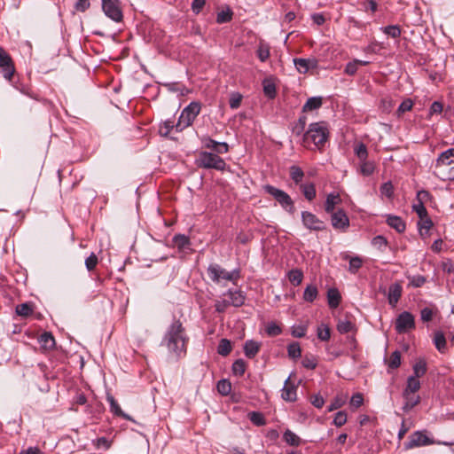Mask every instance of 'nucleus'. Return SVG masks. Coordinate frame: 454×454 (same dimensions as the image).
I'll use <instances>...</instances> for the list:
<instances>
[{"mask_svg":"<svg viewBox=\"0 0 454 454\" xmlns=\"http://www.w3.org/2000/svg\"><path fill=\"white\" fill-rule=\"evenodd\" d=\"M186 342L187 338L182 323L174 320L168 328L161 345L165 346L170 354L179 358L186 354Z\"/></svg>","mask_w":454,"mask_h":454,"instance_id":"1","label":"nucleus"},{"mask_svg":"<svg viewBox=\"0 0 454 454\" xmlns=\"http://www.w3.org/2000/svg\"><path fill=\"white\" fill-rule=\"evenodd\" d=\"M329 136L327 124L324 121L309 124L308 130L303 134L302 145L311 149L313 145L316 148H320L327 141Z\"/></svg>","mask_w":454,"mask_h":454,"instance_id":"2","label":"nucleus"},{"mask_svg":"<svg viewBox=\"0 0 454 454\" xmlns=\"http://www.w3.org/2000/svg\"><path fill=\"white\" fill-rule=\"evenodd\" d=\"M454 148L442 152L435 160L434 174L443 181H454Z\"/></svg>","mask_w":454,"mask_h":454,"instance_id":"3","label":"nucleus"},{"mask_svg":"<svg viewBox=\"0 0 454 454\" xmlns=\"http://www.w3.org/2000/svg\"><path fill=\"white\" fill-rule=\"evenodd\" d=\"M208 278L216 284H220L222 281H231L235 283L240 277L239 270H234L232 271H227L222 268L219 264L212 263L208 266L207 270Z\"/></svg>","mask_w":454,"mask_h":454,"instance_id":"4","label":"nucleus"},{"mask_svg":"<svg viewBox=\"0 0 454 454\" xmlns=\"http://www.w3.org/2000/svg\"><path fill=\"white\" fill-rule=\"evenodd\" d=\"M201 106L198 102H192L184 107L178 118V121L175 128L177 132H180L192 125L195 118L199 115Z\"/></svg>","mask_w":454,"mask_h":454,"instance_id":"5","label":"nucleus"},{"mask_svg":"<svg viewBox=\"0 0 454 454\" xmlns=\"http://www.w3.org/2000/svg\"><path fill=\"white\" fill-rule=\"evenodd\" d=\"M197 166L203 168H213L223 171L226 168V163L216 154L208 152H200L196 160Z\"/></svg>","mask_w":454,"mask_h":454,"instance_id":"6","label":"nucleus"},{"mask_svg":"<svg viewBox=\"0 0 454 454\" xmlns=\"http://www.w3.org/2000/svg\"><path fill=\"white\" fill-rule=\"evenodd\" d=\"M264 191L271 195L286 212L292 215L295 212L294 203L288 193L270 184L265 185Z\"/></svg>","mask_w":454,"mask_h":454,"instance_id":"7","label":"nucleus"},{"mask_svg":"<svg viewBox=\"0 0 454 454\" xmlns=\"http://www.w3.org/2000/svg\"><path fill=\"white\" fill-rule=\"evenodd\" d=\"M105 14L115 22L122 20L123 15L119 0H102Z\"/></svg>","mask_w":454,"mask_h":454,"instance_id":"8","label":"nucleus"},{"mask_svg":"<svg viewBox=\"0 0 454 454\" xmlns=\"http://www.w3.org/2000/svg\"><path fill=\"white\" fill-rule=\"evenodd\" d=\"M0 72L8 81L12 80L15 72L14 64L10 54L3 47H0Z\"/></svg>","mask_w":454,"mask_h":454,"instance_id":"9","label":"nucleus"},{"mask_svg":"<svg viewBox=\"0 0 454 454\" xmlns=\"http://www.w3.org/2000/svg\"><path fill=\"white\" fill-rule=\"evenodd\" d=\"M434 443V441L429 438L425 432L416 431L410 435L409 441L404 442V448L406 450H411L417 447L431 445Z\"/></svg>","mask_w":454,"mask_h":454,"instance_id":"10","label":"nucleus"},{"mask_svg":"<svg viewBox=\"0 0 454 454\" xmlns=\"http://www.w3.org/2000/svg\"><path fill=\"white\" fill-rule=\"evenodd\" d=\"M415 328V319L411 313L402 312L395 320V330L398 333H405Z\"/></svg>","mask_w":454,"mask_h":454,"instance_id":"11","label":"nucleus"},{"mask_svg":"<svg viewBox=\"0 0 454 454\" xmlns=\"http://www.w3.org/2000/svg\"><path fill=\"white\" fill-rule=\"evenodd\" d=\"M301 221L303 225L310 231H319L325 229V223L309 211L301 212Z\"/></svg>","mask_w":454,"mask_h":454,"instance_id":"12","label":"nucleus"},{"mask_svg":"<svg viewBox=\"0 0 454 454\" xmlns=\"http://www.w3.org/2000/svg\"><path fill=\"white\" fill-rule=\"evenodd\" d=\"M331 223L336 230L345 231L349 226V219L343 209L331 213Z\"/></svg>","mask_w":454,"mask_h":454,"instance_id":"13","label":"nucleus"},{"mask_svg":"<svg viewBox=\"0 0 454 454\" xmlns=\"http://www.w3.org/2000/svg\"><path fill=\"white\" fill-rule=\"evenodd\" d=\"M294 63L300 74H306L309 69L317 68L318 66V61L315 58L294 59Z\"/></svg>","mask_w":454,"mask_h":454,"instance_id":"14","label":"nucleus"},{"mask_svg":"<svg viewBox=\"0 0 454 454\" xmlns=\"http://www.w3.org/2000/svg\"><path fill=\"white\" fill-rule=\"evenodd\" d=\"M297 387L290 383V377H288L281 391V397L286 402H294L297 398Z\"/></svg>","mask_w":454,"mask_h":454,"instance_id":"15","label":"nucleus"},{"mask_svg":"<svg viewBox=\"0 0 454 454\" xmlns=\"http://www.w3.org/2000/svg\"><path fill=\"white\" fill-rule=\"evenodd\" d=\"M38 343L42 350L49 351L55 347V339L51 333L45 332L39 336Z\"/></svg>","mask_w":454,"mask_h":454,"instance_id":"16","label":"nucleus"},{"mask_svg":"<svg viewBox=\"0 0 454 454\" xmlns=\"http://www.w3.org/2000/svg\"><path fill=\"white\" fill-rule=\"evenodd\" d=\"M402 295V286L399 283H394L388 289V302L395 306Z\"/></svg>","mask_w":454,"mask_h":454,"instance_id":"17","label":"nucleus"},{"mask_svg":"<svg viewBox=\"0 0 454 454\" xmlns=\"http://www.w3.org/2000/svg\"><path fill=\"white\" fill-rule=\"evenodd\" d=\"M261 348V343L253 340H247L244 345V352L247 357L254 358Z\"/></svg>","mask_w":454,"mask_h":454,"instance_id":"18","label":"nucleus"},{"mask_svg":"<svg viewBox=\"0 0 454 454\" xmlns=\"http://www.w3.org/2000/svg\"><path fill=\"white\" fill-rule=\"evenodd\" d=\"M403 395L405 400L404 404L403 406V411L405 412L410 411L420 402V397L419 395H414V394L408 393V395H406V392H403Z\"/></svg>","mask_w":454,"mask_h":454,"instance_id":"19","label":"nucleus"},{"mask_svg":"<svg viewBox=\"0 0 454 454\" xmlns=\"http://www.w3.org/2000/svg\"><path fill=\"white\" fill-rule=\"evenodd\" d=\"M341 301V296L338 289L330 288L327 292V301L331 309L337 308Z\"/></svg>","mask_w":454,"mask_h":454,"instance_id":"20","label":"nucleus"},{"mask_svg":"<svg viewBox=\"0 0 454 454\" xmlns=\"http://www.w3.org/2000/svg\"><path fill=\"white\" fill-rule=\"evenodd\" d=\"M387 223L390 227L398 232H403L405 231V223L400 216L388 215L387 218Z\"/></svg>","mask_w":454,"mask_h":454,"instance_id":"21","label":"nucleus"},{"mask_svg":"<svg viewBox=\"0 0 454 454\" xmlns=\"http://www.w3.org/2000/svg\"><path fill=\"white\" fill-rule=\"evenodd\" d=\"M341 201L340 195L338 193H330L326 197V200L325 203V210L327 213H333L335 206L340 204Z\"/></svg>","mask_w":454,"mask_h":454,"instance_id":"22","label":"nucleus"},{"mask_svg":"<svg viewBox=\"0 0 454 454\" xmlns=\"http://www.w3.org/2000/svg\"><path fill=\"white\" fill-rule=\"evenodd\" d=\"M300 189L308 200L311 201L316 198V186L313 183L301 184Z\"/></svg>","mask_w":454,"mask_h":454,"instance_id":"23","label":"nucleus"},{"mask_svg":"<svg viewBox=\"0 0 454 454\" xmlns=\"http://www.w3.org/2000/svg\"><path fill=\"white\" fill-rule=\"evenodd\" d=\"M318 295V289L316 285L309 284L305 287L303 292V300L307 302H313Z\"/></svg>","mask_w":454,"mask_h":454,"instance_id":"24","label":"nucleus"},{"mask_svg":"<svg viewBox=\"0 0 454 454\" xmlns=\"http://www.w3.org/2000/svg\"><path fill=\"white\" fill-rule=\"evenodd\" d=\"M227 295L229 296L230 305L234 307H240L244 304L245 296L239 291H229Z\"/></svg>","mask_w":454,"mask_h":454,"instance_id":"25","label":"nucleus"},{"mask_svg":"<svg viewBox=\"0 0 454 454\" xmlns=\"http://www.w3.org/2000/svg\"><path fill=\"white\" fill-rule=\"evenodd\" d=\"M283 439L290 446L298 447L301 443V438L290 429L284 432Z\"/></svg>","mask_w":454,"mask_h":454,"instance_id":"26","label":"nucleus"},{"mask_svg":"<svg viewBox=\"0 0 454 454\" xmlns=\"http://www.w3.org/2000/svg\"><path fill=\"white\" fill-rule=\"evenodd\" d=\"M289 176L295 184H301L304 177V172L299 166L292 165L289 168Z\"/></svg>","mask_w":454,"mask_h":454,"instance_id":"27","label":"nucleus"},{"mask_svg":"<svg viewBox=\"0 0 454 454\" xmlns=\"http://www.w3.org/2000/svg\"><path fill=\"white\" fill-rule=\"evenodd\" d=\"M434 343L435 348L440 353H444L446 351V338L442 332L438 331L434 333Z\"/></svg>","mask_w":454,"mask_h":454,"instance_id":"28","label":"nucleus"},{"mask_svg":"<svg viewBox=\"0 0 454 454\" xmlns=\"http://www.w3.org/2000/svg\"><path fill=\"white\" fill-rule=\"evenodd\" d=\"M106 401L109 403L110 410L113 413L126 419H130V418L121 411V407L113 395H107Z\"/></svg>","mask_w":454,"mask_h":454,"instance_id":"29","label":"nucleus"},{"mask_svg":"<svg viewBox=\"0 0 454 454\" xmlns=\"http://www.w3.org/2000/svg\"><path fill=\"white\" fill-rule=\"evenodd\" d=\"M270 45L261 41L256 51L257 57L262 62H265L270 58Z\"/></svg>","mask_w":454,"mask_h":454,"instance_id":"30","label":"nucleus"},{"mask_svg":"<svg viewBox=\"0 0 454 454\" xmlns=\"http://www.w3.org/2000/svg\"><path fill=\"white\" fill-rule=\"evenodd\" d=\"M344 259L345 260H348L349 261V266H348V270L355 274L357 272V270L362 267L363 265V260L362 258H360L359 256H349L348 254H346L344 256Z\"/></svg>","mask_w":454,"mask_h":454,"instance_id":"31","label":"nucleus"},{"mask_svg":"<svg viewBox=\"0 0 454 454\" xmlns=\"http://www.w3.org/2000/svg\"><path fill=\"white\" fill-rule=\"evenodd\" d=\"M202 142L206 148L212 149L214 151H215L217 145H220L223 148L221 150L222 152H228L229 150V145L225 142H216L210 137H204Z\"/></svg>","mask_w":454,"mask_h":454,"instance_id":"32","label":"nucleus"},{"mask_svg":"<svg viewBox=\"0 0 454 454\" xmlns=\"http://www.w3.org/2000/svg\"><path fill=\"white\" fill-rule=\"evenodd\" d=\"M288 280L294 286H299L301 284L303 279V272L299 269H294L287 273Z\"/></svg>","mask_w":454,"mask_h":454,"instance_id":"33","label":"nucleus"},{"mask_svg":"<svg viewBox=\"0 0 454 454\" xmlns=\"http://www.w3.org/2000/svg\"><path fill=\"white\" fill-rule=\"evenodd\" d=\"M420 388V382L416 376H410L407 380V385L403 392L415 394Z\"/></svg>","mask_w":454,"mask_h":454,"instance_id":"34","label":"nucleus"},{"mask_svg":"<svg viewBox=\"0 0 454 454\" xmlns=\"http://www.w3.org/2000/svg\"><path fill=\"white\" fill-rule=\"evenodd\" d=\"M91 442L95 449L104 450H109L113 444V441L104 436L94 439Z\"/></svg>","mask_w":454,"mask_h":454,"instance_id":"35","label":"nucleus"},{"mask_svg":"<svg viewBox=\"0 0 454 454\" xmlns=\"http://www.w3.org/2000/svg\"><path fill=\"white\" fill-rule=\"evenodd\" d=\"M354 153L359 161L365 160L368 158V150L364 143L358 142L354 145Z\"/></svg>","mask_w":454,"mask_h":454,"instance_id":"36","label":"nucleus"},{"mask_svg":"<svg viewBox=\"0 0 454 454\" xmlns=\"http://www.w3.org/2000/svg\"><path fill=\"white\" fill-rule=\"evenodd\" d=\"M322 106V98L320 97L309 98L302 107L303 112L312 111Z\"/></svg>","mask_w":454,"mask_h":454,"instance_id":"37","label":"nucleus"},{"mask_svg":"<svg viewBox=\"0 0 454 454\" xmlns=\"http://www.w3.org/2000/svg\"><path fill=\"white\" fill-rule=\"evenodd\" d=\"M375 170V165L372 161L367 160V159L364 161H360V169L359 172L364 176H371Z\"/></svg>","mask_w":454,"mask_h":454,"instance_id":"38","label":"nucleus"},{"mask_svg":"<svg viewBox=\"0 0 454 454\" xmlns=\"http://www.w3.org/2000/svg\"><path fill=\"white\" fill-rule=\"evenodd\" d=\"M317 338L322 341L329 340L331 337V330L329 326L325 324H321L317 326Z\"/></svg>","mask_w":454,"mask_h":454,"instance_id":"39","label":"nucleus"},{"mask_svg":"<svg viewBox=\"0 0 454 454\" xmlns=\"http://www.w3.org/2000/svg\"><path fill=\"white\" fill-rule=\"evenodd\" d=\"M427 363L423 359H419L414 365H413V375L416 376V378H420L424 376L427 372Z\"/></svg>","mask_w":454,"mask_h":454,"instance_id":"40","label":"nucleus"},{"mask_svg":"<svg viewBox=\"0 0 454 454\" xmlns=\"http://www.w3.org/2000/svg\"><path fill=\"white\" fill-rule=\"evenodd\" d=\"M355 328V325L347 319H340L337 324V330L340 333H348L349 332H352Z\"/></svg>","mask_w":454,"mask_h":454,"instance_id":"41","label":"nucleus"},{"mask_svg":"<svg viewBox=\"0 0 454 454\" xmlns=\"http://www.w3.org/2000/svg\"><path fill=\"white\" fill-rule=\"evenodd\" d=\"M231 341L227 339H222L217 347V352L219 355L226 356L231 353Z\"/></svg>","mask_w":454,"mask_h":454,"instance_id":"42","label":"nucleus"},{"mask_svg":"<svg viewBox=\"0 0 454 454\" xmlns=\"http://www.w3.org/2000/svg\"><path fill=\"white\" fill-rule=\"evenodd\" d=\"M382 32L392 38H399L401 36V28L397 25L387 26L380 28Z\"/></svg>","mask_w":454,"mask_h":454,"instance_id":"43","label":"nucleus"},{"mask_svg":"<svg viewBox=\"0 0 454 454\" xmlns=\"http://www.w3.org/2000/svg\"><path fill=\"white\" fill-rule=\"evenodd\" d=\"M406 278L410 281L409 285L415 288L421 287L427 282V278L422 275H406Z\"/></svg>","mask_w":454,"mask_h":454,"instance_id":"44","label":"nucleus"},{"mask_svg":"<svg viewBox=\"0 0 454 454\" xmlns=\"http://www.w3.org/2000/svg\"><path fill=\"white\" fill-rule=\"evenodd\" d=\"M232 11L229 7L222 10L217 13L216 22L219 24L229 22L232 19Z\"/></svg>","mask_w":454,"mask_h":454,"instance_id":"45","label":"nucleus"},{"mask_svg":"<svg viewBox=\"0 0 454 454\" xmlns=\"http://www.w3.org/2000/svg\"><path fill=\"white\" fill-rule=\"evenodd\" d=\"M216 388L222 395L226 396L231 393V383L228 380H221L217 382Z\"/></svg>","mask_w":454,"mask_h":454,"instance_id":"46","label":"nucleus"},{"mask_svg":"<svg viewBox=\"0 0 454 454\" xmlns=\"http://www.w3.org/2000/svg\"><path fill=\"white\" fill-rule=\"evenodd\" d=\"M250 421L255 426H263L266 424V420L262 413L259 411H251L247 415Z\"/></svg>","mask_w":454,"mask_h":454,"instance_id":"47","label":"nucleus"},{"mask_svg":"<svg viewBox=\"0 0 454 454\" xmlns=\"http://www.w3.org/2000/svg\"><path fill=\"white\" fill-rule=\"evenodd\" d=\"M263 92L265 96L270 99L276 97V86L273 82L267 80L263 81Z\"/></svg>","mask_w":454,"mask_h":454,"instance_id":"48","label":"nucleus"},{"mask_svg":"<svg viewBox=\"0 0 454 454\" xmlns=\"http://www.w3.org/2000/svg\"><path fill=\"white\" fill-rule=\"evenodd\" d=\"M401 364V353L398 350L394 351L387 362L388 368L396 369Z\"/></svg>","mask_w":454,"mask_h":454,"instance_id":"49","label":"nucleus"},{"mask_svg":"<svg viewBox=\"0 0 454 454\" xmlns=\"http://www.w3.org/2000/svg\"><path fill=\"white\" fill-rule=\"evenodd\" d=\"M288 356L292 358H299L301 356V349L298 342H293L287 347Z\"/></svg>","mask_w":454,"mask_h":454,"instance_id":"50","label":"nucleus"},{"mask_svg":"<svg viewBox=\"0 0 454 454\" xmlns=\"http://www.w3.org/2000/svg\"><path fill=\"white\" fill-rule=\"evenodd\" d=\"M418 224H419L420 234L423 235V230H425L426 233H427L428 231L433 226V222L428 217V215H427V216H424L423 218H419V222Z\"/></svg>","mask_w":454,"mask_h":454,"instance_id":"51","label":"nucleus"},{"mask_svg":"<svg viewBox=\"0 0 454 454\" xmlns=\"http://www.w3.org/2000/svg\"><path fill=\"white\" fill-rule=\"evenodd\" d=\"M232 372L235 375L242 376L246 372V363L244 360H236L232 364Z\"/></svg>","mask_w":454,"mask_h":454,"instance_id":"52","label":"nucleus"},{"mask_svg":"<svg viewBox=\"0 0 454 454\" xmlns=\"http://www.w3.org/2000/svg\"><path fill=\"white\" fill-rule=\"evenodd\" d=\"M98 262V257L94 253L85 259V266L89 271L93 270Z\"/></svg>","mask_w":454,"mask_h":454,"instance_id":"53","label":"nucleus"},{"mask_svg":"<svg viewBox=\"0 0 454 454\" xmlns=\"http://www.w3.org/2000/svg\"><path fill=\"white\" fill-rule=\"evenodd\" d=\"M242 101V96L239 93H232L231 95L229 104L231 109H237L240 106Z\"/></svg>","mask_w":454,"mask_h":454,"instance_id":"54","label":"nucleus"},{"mask_svg":"<svg viewBox=\"0 0 454 454\" xmlns=\"http://www.w3.org/2000/svg\"><path fill=\"white\" fill-rule=\"evenodd\" d=\"M380 192L383 196H386L387 198H392L394 193V187L390 182L384 183L380 186Z\"/></svg>","mask_w":454,"mask_h":454,"instance_id":"55","label":"nucleus"},{"mask_svg":"<svg viewBox=\"0 0 454 454\" xmlns=\"http://www.w3.org/2000/svg\"><path fill=\"white\" fill-rule=\"evenodd\" d=\"M413 211H415L419 218L428 215L427 210L422 202H417L412 206Z\"/></svg>","mask_w":454,"mask_h":454,"instance_id":"56","label":"nucleus"},{"mask_svg":"<svg viewBox=\"0 0 454 454\" xmlns=\"http://www.w3.org/2000/svg\"><path fill=\"white\" fill-rule=\"evenodd\" d=\"M345 403V398L342 396H336L328 406V411H333L340 408Z\"/></svg>","mask_w":454,"mask_h":454,"instance_id":"57","label":"nucleus"},{"mask_svg":"<svg viewBox=\"0 0 454 454\" xmlns=\"http://www.w3.org/2000/svg\"><path fill=\"white\" fill-rule=\"evenodd\" d=\"M281 328L276 323H270L266 327V333L269 336H278L281 333Z\"/></svg>","mask_w":454,"mask_h":454,"instance_id":"58","label":"nucleus"},{"mask_svg":"<svg viewBox=\"0 0 454 454\" xmlns=\"http://www.w3.org/2000/svg\"><path fill=\"white\" fill-rule=\"evenodd\" d=\"M347 422V414L344 411H338L333 419L336 427H341Z\"/></svg>","mask_w":454,"mask_h":454,"instance_id":"59","label":"nucleus"},{"mask_svg":"<svg viewBox=\"0 0 454 454\" xmlns=\"http://www.w3.org/2000/svg\"><path fill=\"white\" fill-rule=\"evenodd\" d=\"M174 242L180 248L185 247L190 243L189 239L186 236L180 234L174 237Z\"/></svg>","mask_w":454,"mask_h":454,"instance_id":"60","label":"nucleus"},{"mask_svg":"<svg viewBox=\"0 0 454 454\" xmlns=\"http://www.w3.org/2000/svg\"><path fill=\"white\" fill-rule=\"evenodd\" d=\"M357 67H358V59H355L351 62H348L346 65L345 73L348 75H354L357 71Z\"/></svg>","mask_w":454,"mask_h":454,"instance_id":"61","label":"nucleus"},{"mask_svg":"<svg viewBox=\"0 0 454 454\" xmlns=\"http://www.w3.org/2000/svg\"><path fill=\"white\" fill-rule=\"evenodd\" d=\"M90 6V0H77L74 4V9L77 12H83Z\"/></svg>","mask_w":454,"mask_h":454,"instance_id":"62","label":"nucleus"},{"mask_svg":"<svg viewBox=\"0 0 454 454\" xmlns=\"http://www.w3.org/2000/svg\"><path fill=\"white\" fill-rule=\"evenodd\" d=\"M412 106L413 103L411 99H405L400 104L397 112L398 114H404L405 112L411 110Z\"/></svg>","mask_w":454,"mask_h":454,"instance_id":"63","label":"nucleus"},{"mask_svg":"<svg viewBox=\"0 0 454 454\" xmlns=\"http://www.w3.org/2000/svg\"><path fill=\"white\" fill-rule=\"evenodd\" d=\"M363 402H364L363 395L360 393H356L352 395V397L350 399V405L355 408H358L363 404Z\"/></svg>","mask_w":454,"mask_h":454,"instance_id":"64","label":"nucleus"}]
</instances>
